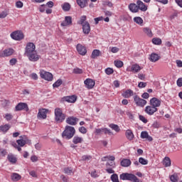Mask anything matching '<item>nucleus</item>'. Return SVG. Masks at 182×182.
<instances>
[{"label":"nucleus","mask_w":182,"mask_h":182,"mask_svg":"<svg viewBox=\"0 0 182 182\" xmlns=\"http://www.w3.org/2000/svg\"><path fill=\"white\" fill-rule=\"evenodd\" d=\"M75 133L76 130L75 129V127L66 126L65 130L62 134V136L65 139H67V140H70V139H72V137L75 136Z\"/></svg>","instance_id":"1"},{"label":"nucleus","mask_w":182,"mask_h":182,"mask_svg":"<svg viewBox=\"0 0 182 182\" xmlns=\"http://www.w3.org/2000/svg\"><path fill=\"white\" fill-rule=\"evenodd\" d=\"M55 120L57 123H62L66 119V115L63 114L61 108L57 107L54 110Z\"/></svg>","instance_id":"2"},{"label":"nucleus","mask_w":182,"mask_h":182,"mask_svg":"<svg viewBox=\"0 0 182 182\" xmlns=\"http://www.w3.org/2000/svg\"><path fill=\"white\" fill-rule=\"evenodd\" d=\"M121 180H127L132 182H140V179L136 175L129 173H123L119 176Z\"/></svg>","instance_id":"3"},{"label":"nucleus","mask_w":182,"mask_h":182,"mask_svg":"<svg viewBox=\"0 0 182 182\" xmlns=\"http://www.w3.org/2000/svg\"><path fill=\"white\" fill-rule=\"evenodd\" d=\"M40 76L41 79H44L45 80H48V82H51L53 80V75L52 73L49 72H46L45 70L41 71Z\"/></svg>","instance_id":"4"},{"label":"nucleus","mask_w":182,"mask_h":182,"mask_svg":"<svg viewBox=\"0 0 182 182\" xmlns=\"http://www.w3.org/2000/svg\"><path fill=\"white\" fill-rule=\"evenodd\" d=\"M36 46L33 44V43H28L26 48L24 55H29V53H33V52H36Z\"/></svg>","instance_id":"5"},{"label":"nucleus","mask_w":182,"mask_h":182,"mask_svg":"<svg viewBox=\"0 0 182 182\" xmlns=\"http://www.w3.org/2000/svg\"><path fill=\"white\" fill-rule=\"evenodd\" d=\"M16 112H21V110H26V112H29V107L28 104L25 102H19L15 107Z\"/></svg>","instance_id":"6"},{"label":"nucleus","mask_w":182,"mask_h":182,"mask_svg":"<svg viewBox=\"0 0 182 182\" xmlns=\"http://www.w3.org/2000/svg\"><path fill=\"white\" fill-rule=\"evenodd\" d=\"M30 62H38L39 60V55L38 52L34 51L33 53H30L29 54L26 55Z\"/></svg>","instance_id":"7"},{"label":"nucleus","mask_w":182,"mask_h":182,"mask_svg":"<svg viewBox=\"0 0 182 182\" xmlns=\"http://www.w3.org/2000/svg\"><path fill=\"white\" fill-rule=\"evenodd\" d=\"M15 50L13 48H7L4 51H0V58H6L8 56H12Z\"/></svg>","instance_id":"8"},{"label":"nucleus","mask_w":182,"mask_h":182,"mask_svg":"<svg viewBox=\"0 0 182 182\" xmlns=\"http://www.w3.org/2000/svg\"><path fill=\"white\" fill-rule=\"evenodd\" d=\"M11 37L14 41H22L23 39V33L22 31H14L11 34Z\"/></svg>","instance_id":"9"},{"label":"nucleus","mask_w":182,"mask_h":182,"mask_svg":"<svg viewBox=\"0 0 182 182\" xmlns=\"http://www.w3.org/2000/svg\"><path fill=\"white\" fill-rule=\"evenodd\" d=\"M134 100L136 105H137L140 107H144V106H146V105H147V101H146V100H143V99L139 97V96H137V95L134 96Z\"/></svg>","instance_id":"10"},{"label":"nucleus","mask_w":182,"mask_h":182,"mask_svg":"<svg viewBox=\"0 0 182 182\" xmlns=\"http://www.w3.org/2000/svg\"><path fill=\"white\" fill-rule=\"evenodd\" d=\"M84 84L85 85L87 89H93V87H95V85H96V82H95V80L90 79V78H87L85 81H84Z\"/></svg>","instance_id":"11"},{"label":"nucleus","mask_w":182,"mask_h":182,"mask_svg":"<svg viewBox=\"0 0 182 182\" xmlns=\"http://www.w3.org/2000/svg\"><path fill=\"white\" fill-rule=\"evenodd\" d=\"M150 105L152 106V107H160V105H161V101L156 97H153L150 100Z\"/></svg>","instance_id":"12"},{"label":"nucleus","mask_w":182,"mask_h":182,"mask_svg":"<svg viewBox=\"0 0 182 182\" xmlns=\"http://www.w3.org/2000/svg\"><path fill=\"white\" fill-rule=\"evenodd\" d=\"M48 112H49V110L46 109H39L37 115L38 119H46L47 117L46 114H48Z\"/></svg>","instance_id":"13"},{"label":"nucleus","mask_w":182,"mask_h":182,"mask_svg":"<svg viewBox=\"0 0 182 182\" xmlns=\"http://www.w3.org/2000/svg\"><path fill=\"white\" fill-rule=\"evenodd\" d=\"M77 50L80 55H82V56H85L86 53H87V50H86V48L82 44H77Z\"/></svg>","instance_id":"14"},{"label":"nucleus","mask_w":182,"mask_h":182,"mask_svg":"<svg viewBox=\"0 0 182 182\" xmlns=\"http://www.w3.org/2000/svg\"><path fill=\"white\" fill-rule=\"evenodd\" d=\"M157 108L152 107V106H147L145 108V112L147 113V114H149V116H153L156 112H157Z\"/></svg>","instance_id":"15"},{"label":"nucleus","mask_w":182,"mask_h":182,"mask_svg":"<svg viewBox=\"0 0 182 182\" xmlns=\"http://www.w3.org/2000/svg\"><path fill=\"white\" fill-rule=\"evenodd\" d=\"M77 98L75 95L67 96L62 98L63 102H68V103H75Z\"/></svg>","instance_id":"16"},{"label":"nucleus","mask_w":182,"mask_h":182,"mask_svg":"<svg viewBox=\"0 0 182 182\" xmlns=\"http://www.w3.org/2000/svg\"><path fill=\"white\" fill-rule=\"evenodd\" d=\"M26 140H28V138H26V136L25 135L21 136L20 139H18L16 141V143L17 144H18L20 147H23V146L26 144Z\"/></svg>","instance_id":"17"},{"label":"nucleus","mask_w":182,"mask_h":182,"mask_svg":"<svg viewBox=\"0 0 182 182\" xmlns=\"http://www.w3.org/2000/svg\"><path fill=\"white\" fill-rule=\"evenodd\" d=\"M82 32L85 35H89L90 33V24L89 22L85 21L82 26Z\"/></svg>","instance_id":"18"},{"label":"nucleus","mask_w":182,"mask_h":182,"mask_svg":"<svg viewBox=\"0 0 182 182\" xmlns=\"http://www.w3.org/2000/svg\"><path fill=\"white\" fill-rule=\"evenodd\" d=\"M136 5L138 6V11L140 9V11H141L142 12H146V11H147V6H146L144 4V3H143V1L138 0L136 1Z\"/></svg>","instance_id":"19"},{"label":"nucleus","mask_w":182,"mask_h":182,"mask_svg":"<svg viewBox=\"0 0 182 182\" xmlns=\"http://www.w3.org/2000/svg\"><path fill=\"white\" fill-rule=\"evenodd\" d=\"M77 120H79V119L75 117H69L66 119V123H68V124H70V126H76Z\"/></svg>","instance_id":"20"},{"label":"nucleus","mask_w":182,"mask_h":182,"mask_svg":"<svg viewBox=\"0 0 182 182\" xmlns=\"http://www.w3.org/2000/svg\"><path fill=\"white\" fill-rule=\"evenodd\" d=\"M141 139H146L148 141H153V137L149 135V132H147V131H142L141 132Z\"/></svg>","instance_id":"21"},{"label":"nucleus","mask_w":182,"mask_h":182,"mask_svg":"<svg viewBox=\"0 0 182 182\" xmlns=\"http://www.w3.org/2000/svg\"><path fill=\"white\" fill-rule=\"evenodd\" d=\"M141 70V67L139 64H133L131 66V70L129 72H132V73H139Z\"/></svg>","instance_id":"22"},{"label":"nucleus","mask_w":182,"mask_h":182,"mask_svg":"<svg viewBox=\"0 0 182 182\" xmlns=\"http://www.w3.org/2000/svg\"><path fill=\"white\" fill-rule=\"evenodd\" d=\"M72 25V16H65V21L61 23V26H69Z\"/></svg>","instance_id":"23"},{"label":"nucleus","mask_w":182,"mask_h":182,"mask_svg":"<svg viewBox=\"0 0 182 182\" xmlns=\"http://www.w3.org/2000/svg\"><path fill=\"white\" fill-rule=\"evenodd\" d=\"M73 143L74 144H80L83 143V138L79 136H75L73 139Z\"/></svg>","instance_id":"24"},{"label":"nucleus","mask_w":182,"mask_h":182,"mask_svg":"<svg viewBox=\"0 0 182 182\" xmlns=\"http://www.w3.org/2000/svg\"><path fill=\"white\" fill-rule=\"evenodd\" d=\"M129 8L131 12H133V14H136V12H139L138 6L136 4H130L129 6Z\"/></svg>","instance_id":"25"},{"label":"nucleus","mask_w":182,"mask_h":182,"mask_svg":"<svg viewBox=\"0 0 182 182\" xmlns=\"http://www.w3.org/2000/svg\"><path fill=\"white\" fill-rule=\"evenodd\" d=\"M125 136L129 141H132L133 139H134V134H133V132H132L130 129L126 131Z\"/></svg>","instance_id":"26"},{"label":"nucleus","mask_w":182,"mask_h":182,"mask_svg":"<svg viewBox=\"0 0 182 182\" xmlns=\"http://www.w3.org/2000/svg\"><path fill=\"white\" fill-rule=\"evenodd\" d=\"M160 60V57L159 56L158 54L156 53H151L150 57H149V60H151V62H157V60Z\"/></svg>","instance_id":"27"},{"label":"nucleus","mask_w":182,"mask_h":182,"mask_svg":"<svg viewBox=\"0 0 182 182\" xmlns=\"http://www.w3.org/2000/svg\"><path fill=\"white\" fill-rule=\"evenodd\" d=\"M163 164L166 167H170V166H171V160L170 159V158L168 156H166L164 159Z\"/></svg>","instance_id":"28"},{"label":"nucleus","mask_w":182,"mask_h":182,"mask_svg":"<svg viewBox=\"0 0 182 182\" xmlns=\"http://www.w3.org/2000/svg\"><path fill=\"white\" fill-rule=\"evenodd\" d=\"M100 55H102V53L100 52V50L95 49L92 51L91 58L92 59H96V58L100 56Z\"/></svg>","instance_id":"29"},{"label":"nucleus","mask_w":182,"mask_h":182,"mask_svg":"<svg viewBox=\"0 0 182 182\" xmlns=\"http://www.w3.org/2000/svg\"><path fill=\"white\" fill-rule=\"evenodd\" d=\"M144 33L149 36V38H153V32H151V29L149 27H145L143 28Z\"/></svg>","instance_id":"30"},{"label":"nucleus","mask_w":182,"mask_h":182,"mask_svg":"<svg viewBox=\"0 0 182 182\" xmlns=\"http://www.w3.org/2000/svg\"><path fill=\"white\" fill-rule=\"evenodd\" d=\"M132 164V161H130V159H123L121 161V166L122 167H129V166H130Z\"/></svg>","instance_id":"31"},{"label":"nucleus","mask_w":182,"mask_h":182,"mask_svg":"<svg viewBox=\"0 0 182 182\" xmlns=\"http://www.w3.org/2000/svg\"><path fill=\"white\" fill-rule=\"evenodd\" d=\"M123 97H125L126 99H129V97H131V96H133V90H127L122 94Z\"/></svg>","instance_id":"32"},{"label":"nucleus","mask_w":182,"mask_h":182,"mask_svg":"<svg viewBox=\"0 0 182 182\" xmlns=\"http://www.w3.org/2000/svg\"><path fill=\"white\" fill-rule=\"evenodd\" d=\"M11 177L13 181H19L21 178V175L17 173H13Z\"/></svg>","instance_id":"33"},{"label":"nucleus","mask_w":182,"mask_h":182,"mask_svg":"<svg viewBox=\"0 0 182 182\" xmlns=\"http://www.w3.org/2000/svg\"><path fill=\"white\" fill-rule=\"evenodd\" d=\"M61 6L64 12H69L70 11V4L69 3L65 2Z\"/></svg>","instance_id":"34"},{"label":"nucleus","mask_w":182,"mask_h":182,"mask_svg":"<svg viewBox=\"0 0 182 182\" xmlns=\"http://www.w3.org/2000/svg\"><path fill=\"white\" fill-rule=\"evenodd\" d=\"M77 5L80 6V8H85L86 5H87V0H76Z\"/></svg>","instance_id":"35"},{"label":"nucleus","mask_w":182,"mask_h":182,"mask_svg":"<svg viewBox=\"0 0 182 182\" xmlns=\"http://www.w3.org/2000/svg\"><path fill=\"white\" fill-rule=\"evenodd\" d=\"M170 180L172 182H178L179 178H178V173H175L173 175L170 176Z\"/></svg>","instance_id":"36"},{"label":"nucleus","mask_w":182,"mask_h":182,"mask_svg":"<svg viewBox=\"0 0 182 182\" xmlns=\"http://www.w3.org/2000/svg\"><path fill=\"white\" fill-rule=\"evenodd\" d=\"M63 172L65 173V174H68V176H70L71 174L75 173V172L73 171V169L69 167L64 168Z\"/></svg>","instance_id":"37"},{"label":"nucleus","mask_w":182,"mask_h":182,"mask_svg":"<svg viewBox=\"0 0 182 182\" xmlns=\"http://www.w3.org/2000/svg\"><path fill=\"white\" fill-rule=\"evenodd\" d=\"M9 129H11V127L9 126V124H5L4 126H0V130H1V132H3V133H6V132H8V130H9Z\"/></svg>","instance_id":"38"},{"label":"nucleus","mask_w":182,"mask_h":182,"mask_svg":"<svg viewBox=\"0 0 182 182\" xmlns=\"http://www.w3.org/2000/svg\"><path fill=\"white\" fill-rule=\"evenodd\" d=\"M109 127L112 129V130H114V132H116L117 133H119V132H120V127H118L117 124H109Z\"/></svg>","instance_id":"39"},{"label":"nucleus","mask_w":182,"mask_h":182,"mask_svg":"<svg viewBox=\"0 0 182 182\" xmlns=\"http://www.w3.org/2000/svg\"><path fill=\"white\" fill-rule=\"evenodd\" d=\"M8 160L10 161V163H12L13 164H15L16 163V157L14 155H9L8 156Z\"/></svg>","instance_id":"40"},{"label":"nucleus","mask_w":182,"mask_h":182,"mask_svg":"<svg viewBox=\"0 0 182 182\" xmlns=\"http://www.w3.org/2000/svg\"><path fill=\"white\" fill-rule=\"evenodd\" d=\"M134 22H135V23H137L138 25H142L143 18H141V17H134Z\"/></svg>","instance_id":"41"},{"label":"nucleus","mask_w":182,"mask_h":182,"mask_svg":"<svg viewBox=\"0 0 182 182\" xmlns=\"http://www.w3.org/2000/svg\"><path fill=\"white\" fill-rule=\"evenodd\" d=\"M139 163H140V164H142V166H146L149 164V161L147 159H144V158L143 157H140L139 159Z\"/></svg>","instance_id":"42"},{"label":"nucleus","mask_w":182,"mask_h":182,"mask_svg":"<svg viewBox=\"0 0 182 182\" xmlns=\"http://www.w3.org/2000/svg\"><path fill=\"white\" fill-rule=\"evenodd\" d=\"M111 181L119 182V176H117V173H113L111 176Z\"/></svg>","instance_id":"43"},{"label":"nucleus","mask_w":182,"mask_h":182,"mask_svg":"<svg viewBox=\"0 0 182 182\" xmlns=\"http://www.w3.org/2000/svg\"><path fill=\"white\" fill-rule=\"evenodd\" d=\"M154 45H161V38H154L152 39Z\"/></svg>","instance_id":"44"},{"label":"nucleus","mask_w":182,"mask_h":182,"mask_svg":"<svg viewBox=\"0 0 182 182\" xmlns=\"http://www.w3.org/2000/svg\"><path fill=\"white\" fill-rule=\"evenodd\" d=\"M86 22V16H82L80 18V21H78L79 25H85V23Z\"/></svg>","instance_id":"45"},{"label":"nucleus","mask_w":182,"mask_h":182,"mask_svg":"<svg viewBox=\"0 0 182 182\" xmlns=\"http://www.w3.org/2000/svg\"><path fill=\"white\" fill-rule=\"evenodd\" d=\"M73 73H75V75H82V73H83V70L79 68H74Z\"/></svg>","instance_id":"46"},{"label":"nucleus","mask_w":182,"mask_h":182,"mask_svg":"<svg viewBox=\"0 0 182 182\" xmlns=\"http://www.w3.org/2000/svg\"><path fill=\"white\" fill-rule=\"evenodd\" d=\"M114 63L116 66V68H123V62L120 60H115L114 61Z\"/></svg>","instance_id":"47"},{"label":"nucleus","mask_w":182,"mask_h":182,"mask_svg":"<svg viewBox=\"0 0 182 182\" xmlns=\"http://www.w3.org/2000/svg\"><path fill=\"white\" fill-rule=\"evenodd\" d=\"M63 81L62 80H58L53 85V87H59V86H60V85H62Z\"/></svg>","instance_id":"48"},{"label":"nucleus","mask_w":182,"mask_h":182,"mask_svg":"<svg viewBox=\"0 0 182 182\" xmlns=\"http://www.w3.org/2000/svg\"><path fill=\"white\" fill-rule=\"evenodd\" d=\"M79 132L82 134H86V133H87V129L85 127H81L79 128Z\"/></svg>","instance_id":"49"},{"label":"nucleus","mask_w":182,"mask_h":182,"mask_svg":"<svg viewBox=\"0 0 182 182\" xmlns=\"http://www.w3.org/2000/svg\"><path fill=\"white\" fill-rule=\"evenodd\" d=\"M83 161H89L90 160H92V157L89 155H84L82 157Z\"/></svg>","instance_id":"50"},{"label":"nucleus","mask_w":182,"mask_h":182,"mask_svg":"<svg viewBox=\"0 0 182 182\" xmlns=\"http://www.w3.org/2000/svg\"><path fill=\"white\" fill-rule=\"evenodd\" d=\"M113 72H114V70L112 68H108L105 69V73L107 75H112V74H113Z\"/></svg>","instance_id":"51"},{"label":"nucleus","mask_w":182,"mask_h":182,"mask_svg":"<svg viewBox=\"0 0 182 182\" xmlns=\"http://www.w3.org/2000/svg\"><path fill=\"white\" fill-rule=\"evenodd\" d=\"M5 119L9 122V120H12V119H14V116L11 114H6Z\"/></svg>","instance_id":"52"},{"label":"nucleus","mask_w":182,"mask_h":182,"mask_svg":"<svg viewBox=\"0 0 182 182\" xmlns=\"http://www.w3.org/2000/svg\"><path fill=\"white\" fill-rule=\"evenodd\" d=\"M102 133L105 134H112V132L107 128H102Z\"/></svg>","instance_id":"53"},{"label":"nucleus","mask_w":182,"mask_h":182,"mask_svg":"<svg viewBox=\"0 0 182 182\" xmlns=\"http://www.w3.org/2000/svg\"><path fill=\"white\" fill-rule=\"evenodd\" d=\"M146 86H147V82H140L138 84V87H139L140 89L146 87Z\"/></svg>","instance_id":"54"},{"label":"nucleus","mask_w":182,"mask_h":182,"mask_svg":"<svg viewBox=\"0 0 182 182\" xmlns=\"http://www.w3.org/2000/svg\"><path fill=\"white\" fill-rule=\"evenodd\" d=\"M94 21L95 22V24L97 25V23H99V22H100V21H103V16L95 18H94Z\"/></svg>","instance_id":"55"},{"label":"nucleus","mask_w":182,"mask_h":182,"mask_svg":"<svg viewBox=\"0 0 182 182\" xmlns=\"http://www.w3.org/2000/svg\"><path fill=\"white\" fill-rule=\"evenodd\" d=\"M139 120H141V122H142L143 123H147V119H146V117H144V116L143 115H139Z\"/></svg>","instance_id":"56"},{"label":"nucleus","mask_w":182,"mask_h":182,"mask_svg":"<svg viewBox=\"0 0 182 182\" xmlns=\"http://www.w3.org/2000/svg\"><path fill=\"white\" fill-rule=\"evenodd\" d=\"M16 62H18V60H16V58H12L9 60L10 65L11 66H14V65H16Z\"/></svg>","instance_id":"57"},{"label":"nucleus","mask_w":182,"mask_h":182,"mask_svg":"<svg viewBox=\"0 0 182 182\" xmlns=\"http://www.w3.org/2000/svg\"><path fill=\"white\" fill-rule=\"evenodd\" d=\"M176 83H177V86H178V87H182V77L178 78L176 81Z\"/></svg>","instance_id":"58"},{"label":"nucleus","mask_w":182,"mask_h":182,"mask_svg":"<svg viewBox=\"0 0 182 182\" xmlns=\"http://www.w3.org/2000/svg\"><path fill=\"white\" fill-rule=\"evenodd\" d=\"M96 134H103V128L101 129H95Z\"/></svg>","instance_id":"59"},{"label":"nucleus","mask_w":182,"mask_h":182,"mask_svg":"<svg viewBox=\"0 0 182 182\" xmlns=\"http://www.w3.org/2000/svg\"><path fill=\"white\" fill-rule=\"evenodd\" d=\"M91 177H93V178H97V177H99L97 172H96V171H92L91 172Z\"/></svg>","instance_id":"60"},{"label":"nucleus","mask_w":182,"mask_h":182,"mask_svg":"<svg viewBox=\"0 0 182 182\" xmlns=\"http://www.w3.org/2000/svg\"><path fill=\"white\" fill-rule=\"evenodd\" d=\"M104 13L105 16H112V15H113V13L107 10H104Z\"/></svg>","instance_id":"61"},{"label":"nucleus","mask_w":182,"mask_h":182,"mask_svg":"<svg viewBox=\"0 0 182 182\" xmlns=\"http://www.w3.org/2000/svg\"><path fill=\"white\" fill-rule=\"evenodd\" d=\"M152 127H154V129H159L160 127V124L157 122H155L153 123Z\"/></svg>","instance_id":"62"},{"label":"nucleus","mask_w":182,"mask_h":182,"mask_svg":"<svg viewBox=\"0 0 182 182\" xmlns=\"http://www.w3.org/2000/svg\"><path fill=\"white\" fill-rule=\"evenodd\" d=\"M16 8H22L23 6V3L22 1H17L16 3Z\"/></svg>","instance_id":"63"},{"label":"nucleus","mask_w":182,"mask_h":182,"mask_svg":"<svg viewBox=\"0 0 182 182\" xmlns=\"http://www.w3.org/2000/svg\"><path fill=\"white\" fill-rule=\"evenodd\" d=\"M8 14H6V11H2L1 13H0V18H6Z\"/></svg>","instance_id":"64"}]
</instances>
